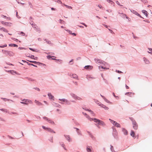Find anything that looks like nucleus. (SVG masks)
Returning a JSON list of instances; mask_svg holds the SVG:
<instances>
[{"mask_svg": "<svg viewBox=\"0 0 152 152\" xmlns=\"http://www.w3.org/2000/svg\"><path fill=\"white\" fill-rule=\"evenodd\" d=\"M31 58H34V56L33 55H31Z\"/></svg>", "mask_w": 152, "mask_h": 152, "instance_id": "de8ad7c7", "label": "nucleus"}, {"mask_svg": "<svg viewBox=\"0 0 152 152\" xmlns=\"http://www.w3.org/2000/svg\"><path fill=\"white\" fill-rule=\"evenodd\" d=\"M29 49L33 51H35L33 49L31 48H29Z\"/></svg>", "mask_w": 152, "mask_h": 152, "instance_id": "c03bdc74", "label": "nucleus"}, {"mask_svg": "<svg viewBox=\"0 0 152 152\" xmlns=\"http://www.w3.org/2000/svg\"><path fill=\"white\" fill-rule=\"evenodd\" d=\"M23 102H21L20 103L22 104H28V103H32V102L31 101L28 100H23Z\"/></svg>", "mask_w": 152, "mask_h": 152, "instance_id": "39448f33", "label": "nucleus"}, {"mask_svg": "<svg viewBox=\"0 0 152 152\" xmlns=\"http://www.w3.org/2000/svg\"><path fill=\"white\" fill-rule=\"evenodd\" d=\"M47 130L50 132H53L54 133H55V132H54L53 130L50 128H46Z\"/></svg>", "mask_w": 152, "mask_h": 152, "instance_id": "a211bd4d", "label": "nucleus"}, {"mask_svg": "<svg viewBox=\"0 0 152 152\" xmlns=\"http://www.w3.org/2000/svg\"><path fill=\"white\" fill-rule=\"evenodd\" d=\"M117 132H116V131H114L113 133V134L114 137H116L117 136Z\"/></svg>", "mask_w": 152, "mask_h": 152, "instance_id": "4be33fe9", "label": "nucleus"}, {"mask_svg": "<svg viewBox=\"0 0 152 152\" xmlns=\"http://www.w3.org/2000/svg\"><path fill=\"white\" fill-rule=\"evenodd\" d=\"M51 10H55V9H54V8H51Z\"/></svg>", "mask_w": 152, "mask_h": 152, "instance_id": "e2e57ef3", "label": "nucleus"}, {"mask_svg": "<svg viewBox=\"0 0 152 152\" xmlns=\"http://www.w3.org/2000/svg\"><path fill=\"white\" fill-rule=\"evenodd\" d=\"M55 57L54 56H47V58H48V59H49L50 58H51V57Z\"/></svg>", "mask_w": 152, "mask_h": 152, "instance_id": "e433bc0d", "label": "nucleus"}, {"mask_svg": "<svg viewBox=\"0 0 152 152\" xmlns=\"http://www.w3.org/2000/svg\"><path fill=\"white\" fill-rule=\"evenodd\" d=\"M30 62H32V63H36L37 62L35 61H30Z\"/></svg>", "mask_w": 152, "mask_h": 152, "instance_id": "49530a36", "label": "nucleus"}, {"mask_svg": "<svg viewBox=\"0 0 152 152\" xmlns=\"http://www.w3.org/2000/svg\"><path fill=\"white\" fill-rule=\"evenodd\" d=\"M109 30L110 31L111 33L112 34H114V33L110 29H109Z\"/></svg>", "mask_w": 152, "mask_h": 152, "instance_id": "4c0bfd02", "label": "nucleus"}, {"mask_svg": "<svg viewBox=\"0 0 152 152\" xmlns=\"http://www.w3.org/2000/svg\"><path fill=\"white\" fill-rule=\"evenodd\" d=\"M94 120V122L97 123L98 125H100L103 126L105 125V124L102 121L97 119H95Z\"/></svg>", "mask_w": 152, "mask_h": 152, "instance_id": "f03ea898", "label": "nucleus"}, {"mask_svg": "<svg viewBox=\"0 0 152 152\" xmlns=\"http://www.w3.org/2000/svg\"><path fill=\"white\" fill-rule=\"evenodd\" d=\"M9 46L11 47H18V45L16 44H11L9 45Z\"/></svg>", "mask_w": 152, "mask_h": 152, "instance_id": "412c9836", "label": "nucleus"}, {"mask_svg": "<svg viewBox=\"0 0 152 152\" xmlns=\"http://www.w3.org/2000/svg\"><path fill=\"white\" fill-rule=\"evenodd\" d=\"M18 49L20 50H21V49H24V48H22V47H19L18 48Z\"/></svg>", "mask_w": 152, "mask_h": 152, "instance_id": "79ce46f5", "label": "nucleus"}, {"mask_svg": "<svg viewBox=\"0 0 152 152\" xmlns=\"http://www.w3.org/2000/svg\"><path fill=\"white\" fill-rule=\"evenodd\" d=\"M3 53L5 55H7L8 54L9 51L7 50H2Z\"/></svg>", "mask_w": 152, "mask_h": 152, "instance_id": "f3484780", "label": "nucleus"}, {"mask_svg": "<svg viewBox=\"0 0 152 152\" xmlns=\"http://www.w3.org/2000/svg\"><path fill=\"white\" fill-rule=\"evenodd\" d=\"M137 13V15H138V16H140V15L139 14H138V13Z\"/></svg>", "mask_w": 152, "mask_h": 152, "instance_id": "338daca9", "label": "nucleus"}, {"mask_svg": "<svg viewBox=\"0 0 152 152\" xmlns=\"http://www.w3.org/2000/svg\"><path fill=\"white\" fill-rule=\"evenodd\" d=\"M87 150L88 151H90L91 152V150L88 147L87 148Z\"/></svg>", "mask_w": 152, "mask_h": 152, "instance_id": "c9c22d12", "label": "nucleus"}, {"mask_svg": "<svg viewBox=\"0 0 152 152\" xmlns=\"http://www.w3.org/2000/svg\"><path fill=\"white\" fill-rule=\"evenodd\" d=\"M144 60L146 64H149V61L146 58H144Z\"/></svg>", "mask_w": 152, "mask_h": 152, "instance_id": "aec40b11", "label": "nucleus"}, {"mask_svg": "<svg viewBox=\"0 0 152 152\" xmlns=\"http://www.w3.org/2000/svg\"><path fill=\"white\" fill-rule=\"evenodd\" d=\"M43 118L45 120H46L49 123H50L51 124H54V122L53 121H52L49 119L48 118L46 117H43Z\"/></svg>", "mask_w": 152, "mask_h": 152, "instance_id": "423d86ee", "label": "nucleus"}, {"mask_svg": "<svg viewBox=\"0 0 152 152\" xmlns=\"http://www.w3.org/2000/svg\"><path fill=\"white\" fill-rule=\"evenodd\" d=\"M64 136L66 139L69 141L70 142L71 141V139L70 138L69 136L65 135Z\"/></svg>", "mask_w": 152, "mask_h": 152, "instance_id": "9b49d317", "label": "nucleus"}, {"mask_svg": "<svg viewBox=\"0 0 152 152\" xmlns=\"http://www.w3.org/2000/svg\"><path fill=\"white\" fill-rule=\"evenodd\" d=\"M33 27L34 28H36L37 27H38L36 25H33Z\"/></svg>", "mask_w": 152, "mask_h": 152, "instance_id": "ea45409f", "label": "nucleus"}, {"mask_svg": "<svg viewBox=\"0 0 152 152\" xmlns=\"http://www.w3.org/2000/svg\"><path fill=\"white\" fill-rule=\"evenodd\" d=\"M71 77L76 79H77L78 77L75 74H72L71 76Z\"/></svg>", "mask_w": 152, "mask_h": 152, "instance_id": "4468645a", "label": "nucleus"}, {"mask_svg": "<svg viewBox=\"0 0 152 152\" xmlns=\"http://www.w3.org/2000/svg\"><path fill=\"white\" fill-rule=\"evenodd\" d=\"M148 49L149 51L152 52V49L150 48H148Z\"/></svg>", "mask_w": 152, "mask_h": 152, "instance_id": "09e8293b", "label": "nucleus"}, {"mask_svg": "<svg viewBox=\"0 0 152 152\" xmlns=\"http://www.w3.org/2000/svg\"><path fill=\"white\" fill-rule=\"evenodd\" d=\"M2 30H3L4 32H8V31L7 30V29H6L5 28H3V27L2 28Z\"/></svg>", "mask_w": 152, "mask_h": 152, "instance_id": "72a5a7b5", "label": "nucleus"}, {"mask_svg": "<svg viewBox=\"0 0 152 152\" xmlns=\"http://www.w3.org/2000/svg\"><path fill=\"white\" fill-rule=\"evenodd\" d=\"M0 110L3 111H4V112H6V113L7 112V109H0Z\"/></svg>", "mask_w": 152, "mask_h": 152, "instance_id": "cd10ccee", "label": "nucleus"}, {"mask_svg": "<svg viewBox=\"0 0 152 152\" xmlns=\"http://www.w3.org/2000/svg\"><path fill=\"white\" fill-rule=\"evenodd\" d=\"M59 100L65 102L66 104H69V102L68 100L65 99H59Z\"/></svg>", "mask_w": 152, "mask_h": 152, "instance_id": "1a4fd4ad", "label": "nucleus"}, {"mask_svg": "<svg viewBox=\"0 0 152 152\" xmlns=\"http://www.w3.org/2000/svg\"><path fill=\"white\" fill-rule=\"evenodd\" d=\"M113 94L114 96L116 97V96L115 95V94L114 93H113Z\"/></svg>", "mask_w": 152, "mask_h": 152, "instance_id": "0e129e2a", "label": "nucleus"}, {"mask_svg": "<svg viewBox=\"0 0 152 152\" xmlns=\"http://www.w3.org/2000/svg\"><path fill=\"white\" fill-rule=\"evenodd\" d=\"M104 26L106 28H107V26L105 25H104Z\"/></svg>", "mask_w": 152, "mask_h": 152, "instance_id": "69168bd1", "label": "nucleus"}, {"mask_svg": "<svg viewBox=\"0 0 152 152\" xmlns=\"http://www.w3.org/2000/svg\"><path fill=\"white\" fill-rule=\"evenodd\" d=\"M50 141L52 142H53V137H52V139H51Z\"/></svg>", "mask_w": 152, "mask_h": 152, "instance_id": "bf43d9fd", "label": "nucleus"}, {"mask_svg": "<svg viewBox=\"0 0 152 152\" xmlns=\"http://www.w3.org/2000/svg\"><path fill=\"white\" fill-rule=\"evenodd\" d=\"M3 27L0 26V30H2Z\"/></svg>", "mask_w": 152, "mask_h": 152, "instance_id": "13d9d810", "label": "nucleus"}, {"mask_svg": "<svg viewBox=\"0 0 152 152\" xmlns=\"http://www.w3.org/2000/svg\"><path fill=\"white\" fill-rule=\"evenodd\" d=\"M98 7H99L100 8H101V6H100L99 5H98Z\"/></svg>", "mask_w": 152, "mask_h": 152, "instance_id": "774afa93", "label": "nucleus"}, {"mask_svg": "<svg viewBox=\"0 0 152 152\" xmlns=\"http://www.w3.org/2000/svg\"><path fill=\"white\" fill-rule=\"evenodd\" d=\"M96 62L97 63H99L100 64H103L104 63L103 61L99 59L96 60Z\"/></svg>", "mask_w": 152, "mask_h": 152, "instance_id": "2eb2a0df", "label": "nucleus"}, {"mask_svg": "<svg viewBox=\"0 0 152 152\" xmlns=\"http://www.w3.org/2000/svg\"><path fill=\"white\" fill-rule=\"evenodd\" d=\"M73 61V59H72L71 61H70L69 63H71V62H72Z\"/></svg>", "mask_w": 152, "mask_h": 152, "instance_id": "680f3d73", "label": "nucleus"}, {"mask_svg": "<svg viewBox=\"0 0 152 152\" xmlns=\"http://www.w3.org/2000/svg\"><path fill=\"white\" fill-rule=\"evenodd\" d=\"M29 5H30V6L31 7H32V5L31 4V3H29Z\"/></svg>", "mask_w": 152, "mask_h": 152, "instance_id": "864d4df0", "label": "nucleus"}, {"mask_svg": "<svg viewBox=\"0 0 152 152\" xmlns=\"http://www.w3.org/2000/svg\"><path fill=\"white\" fill-rule=\"evenodd\" d=\"M75 99H78V100H80V99H81L80 98V97H77V96H75Z\"/></svg>", "mask_w": 152, "mask_h": 152, "instance_id": "c756f323", "label": "nucleus"}, {"mask_svg": "<svg viewBox=\"0 0 152 152\" xmlns=\"http://www.w3.org/2000/svg\"><path fill=\"white\" fill-rule=\"evenodd\" d=\"M7 45L6 44H5L4 45H0V48H4L7 47Z\"/></svg>", "mask_w": 152, "mask_h": 152, "instance_id": "c85d7f7f", "label": "nucleus"}, {"mask_svg": "<svg viewBox=\"0 0 152 152\" xmlns=\"http://www.w3.org/2000/svg\"><path fill=\"white\" fill-rule=\"evenodd\" d=\"M96 119V118H89V120L90 121H94V119Z\"/></svg>", "mask_w": 152, "mask_h": 152, "instance_id": "473e14b6", "label": "nucleus"}, {"mask_svg": "<svg viewBox=\"0 0 152 152\" xmlns=\"http://www.w3.org/2000/svg\"><path fill=\"white\" fill-rule=\"evenodd\" d=\"M48 95L50 99H53L54 96L50 93H49L48 94Z\"/></svg>", "mask_w": 152, "mask_h": 152, "instance_id": "9d476101", "label": "nucleus"}, {"mask_svg": "<svg viewBox=\"0 0 152 152\" xmlns=\"http://www.w3.org/2000/svg\"><path fill=\"white\" fill-rule=\"evenodd\" d=\"M63 5L64 6L66 7L67 8H68V9H72V7H71V6H69L68 5H66L65 4H63Z\"/></svg>", "mask_w": 152, "mask_h": 152, "instance_id": "bb28decb", "label": "nucleus"}, {"mask_svg": "<svg viewBox=\"0 0 152 152\" xmlns=\"http://www.w3.org/2000/svg\"><path fill=\"white\" fill-rule=\"evenodd\" d=\"M116 3H117V4L118 5H120V3L118 1H116Z\"/></svg>", "mask_w": 152, "mask_h": 152, "instance_id": "37998d69", "label": "nucleus"}, {"mask_svg": "<svg viewBox=\"0 0 152 152\" xmlns=\"http://www.w3.org/2000/svg\"><path fill=\"white\" fill-rule=\"evenodd\" d=\"M130 135L132 137H134L135 138V133L133 130H131Z\"/></svg>", "mask_w": 152, "mask_h": 152, "instance_id": "f8f14e48", "label": "nucleus"}, {"mask_svg": "<svg viewBox=\"0 0 152 152\" xmlns=\"http://www.w3.org/2000/svg\"><path fill=\"white\" fill-rule=\"evenodd\" d=\"M126 89H129V86H127L126 85Z\"/></svg>", "mask_w": 152, "mask_h": 152, "instance_id": "a18cd8bd", "label": "nucleus"}, {"mask_svg": "<svg viewBox=\"0 0 152 152\" xmlns=\"http://www.w3.org/2000/svg\"><path fill=\"white\" fill-rule=\"evenodd\" d=\"M42 128L45 129H46L47 130V129H46V128H46L45 126H42Z\"/></svg>", "mask_w": 152, "mask_h": 152, "instance_id": "a19ab883", "label": "nucleus"}, {"mask_svg": "<svg viewBox=\"0 0 152 152\" xmlns=\"http://www.w3.org/2000/svg\"><path fill=\"white\" fill-rule=\"evenodd\" d=\"M101 107H103V108H104L105 110H108V108L107 107H106L104 105H103V104H101L100 105Z\"/></svg>", "mask_w": 152, "mask_h": 152, "instance_id": "6ab92c4d", "label": "nucleus"}, {"mask_svg": "<svg viewBox=\"0 0 152 152\" xmlns=\"http://www.w3.org/2000/svg\"><path fill=\"white\" fill-rule=\"evenodd\" d=\"M87 78L88 80H90L91 79H93L94 78V77H91V76H90V75L87 76Z\"/></svg>", "mask_w": 152, "mask_h": 152, "instance_id": "393cba45", "label": "nucleus"}, {"mask_svg": "<svg viewBox=\"0 0 152 152\" xmlns=\"http://www.w3.org/2000/svg\"><path fill=\"white\" fill-rule=\"evenodd\" d=\"M1 17H3V18H6V17L5 16H4L3 15H1Z\"/></svg>", "mask_w": 152, "mask_h": 152, "instance_id": "603ef678", "label": "nucleus"}, {"mask_svg": "<svg viewBox=\"0 0 152 152\" xmlns=\"http://www.w3.org/2000/svg\"><path fill=\"white\" fill-rule=\"evenodd\" d=\"M131 120L132 121L133 128L135 130H137L138 129V125L136 122L133 119Z\"/></svg>", "mask_w": 152, "mask_h": 152, "instance_id": "f257e3e1", "label": "nucleus"}, {"mask_svg": "<svg viewBox=\"0 0 152 152\" xmlns=\"http://www.w3.org/2000/svg\"><path fill=\"white\" fill-rule=\"evenodd\" d=\"M36 29L37 31H40V30L39 28L38 27H37L36 28Z\"/></svg>", "mask_w": 152, "mask_h": 152, "instance_id": "f704fd0d", "label": "nucleus"}, {"mask_svg": "<svg viewBox=\"0 0 152 152\" xmlns=\"http://www.w3.org/2000/svg\"><path fill=\"white\" fill-rule=\"evenodd\" d=\"M109 120L115 126H116L117 127H120V125L119 124L110 119H109Z\"/></svg>", "mask_w": 152, "mask_h": 152, "instance_id": "7ed1b4c3", "label": "nucleus"}, {"mask_svg": "<svg viewBox=\"0 0 152 152\" xmlns=\"http://www.w3.org/2000/svg\"><path fill=\"white\" fill-rule=\"evenodd\" d=\"M99 69H100L101 68L103 69H109V68H106V67H104L103 66H99Z\"/></svg>", "mask_w": 152, "mask_h": 152, "instance_id": "5701e85b", "label": "nucleus"}, {"mask_svg": "<svg viewBox=\"0 0 152 152\" xmlns=\"http://www.w3.org/2000/svg\"><path fill=\"white\" fill-rule=\"evenodd\" d=\"M8 55L10 56H13L14 55V54L13 52L11 51H9Z\"/></svg>", "mask_w": 152, "mask_h": 152, "instance_id": "dca6fc26", "label": "nucleus"}, {"mask_svg": "<svg viewBox=\"0 0 152 152\" xmlns=\"http://www.w3.org/2000/svg\"><path fill=\"white\" fill-rule=\"evenodd\" d=\"M85 69H88V70H91L93 68V66L90 65H88L86 66L85 67Z\"/></svg>", "mask_w": 152, "mask_h": 152, "instance_id": "6e6552de", "label": "nucleus"}, {"mask_svg": "<svg viewBox=\"0 0 152 152\" xmlns=\"http://www.w3.org/2000/svg\"><path fill=\"white\" fill-rule=\"evenodd\" d=\"M118 73H122V72L118 70L117 71H116Z\"/></svg>", "mask_w": 152, "mask_h": 152, "instance_id": "8fccbe9b", "label": "nucleus"}, {"mask_svg": "<svg viewBox=\"0 0 152 152\" xmlns=\"http://www.w3.org/2000/svg\"><path fill=\"white\" fill-rule=\"evenodd\" d=\"M122 131L125 135H126L128 134V132L125 129L123 128Z\"/></svg>", "mask_w": 152, "mask_h": 152, "instance_id": "ddd939ff", "label": "nucleus"}, {"mask_svg": "<svg viewBox=\"0 0 152 152\" xmlns=\"http://www.w3.org/2000/svg\"><path fill=\"white\" fill-rule=\"evenodd\" d=\"M36 89L37 90H38V91H40V89H39V88H36Z\"/></svg>", "mask_w": 152, "mask_h": 152, "instance_id": "6e6d98bb", "label": "nucleus"}, {"mask_svg": "<svg viewBox=\"0 0 152 152\" xmlns=\"http://www.w3.org/2000/svg\"><path fill=\"white\" fill-rule=\"evenodd\" d=\"M31 65H32V66H34L35 67H37V66L34 65L33 64H31Z\"/></svg>", "mask_w": 152, "mask_h": 152, "instance_id": "052dcab7", "label": "nucleus"}, {"mask_svg": "<svg viewBox=\"0 0 152 152\" xmlns=\"http://www.w3.org/2000/svg\"><path fill=\"white\" fill-rule=\"evenodd\" d=\"M110 149L111 151L113 152L114 151V150L113 149V148L112 146H111V148Z\"/></svg>", "mask_w": 152, "mask_h": 152, "instance_id": "2f4dec72", "label": "nucleus"}, {"mask_svg": "<svg viewBox=\"0 0 152 152\" xmlns=\"http://www.w3.org/2000/svg\"><path fill=\"white\" fill-rule=\"evenodd\" d=\"M107 1L109 2H112V1H111L110 0H107Z\"/></svg>", "mask_w": 152, "mask_h": 152, "instance_id": "5fc2aeb1", "label": "nucleus"}, {"mask_svg": "<svg viewBox=\"0 0 152 152\" xmlns=\"http://www.w3.org/2000/svg\"><path fill=\"white\" fill-rule=\"evenodd\" d=\"M134 93L132 92H127L125 93L126 95L128 96L131 97L133 96L134 95Z\"/></svg>", "mask_w": 152, "mask_h": 152, "instance_id": "0eeeda50", "label": "nucleus"}, {"mask_svg": "<svg viewBox=\"0 0 152 152\" xmlns=\"http://www.w3.org/2000/svg\"><path fill=\"white\" fill-rule=\"evenodd\" d=\"M35 102L39 105H42V104H41L40 102L37 101V100H35Z\"/></svg>", "mask_w": 152, "mask_h": 152, "instance_id": "a878e982", "label": "nucleus"}, {"mask_svg": "<svg viewBox=\"0 0 152 152\" xmlns=\"http://www.w3.org/2000/svg\"><path fill=\"white\" fill-rule=\"evenodd\" d=\"M142 12L145 15L146 17L148 16V14H147V12L145 10H143L142 11Z\"/></svg>", "mask_w": 152, "mask_h": 152, "instance_id": "b1692460", "label": "nucleus"}, {"mask_svg": "<svg viewBox=\"0 0 152 152\" xmlns=\"http://www.w3.org/2000/svg\"><path fill=\"white\" fill-rule=\"evenodd\" d=\"M82 24L83 25H84L86 27L87 26L84 23H83Z\"/></svg>", "mask_w": 152, "mask_h": 152, "instance_id": "4d7b16f0", "label": "nucleus"}, {"mask_svg": "<svg viewBox=\"0 0 152 152\" xmlns=\"http://www.w3.org/2000/svg\"><path fill=\"white\" fill-rule=\"evenodd\" d=\"M1 23L3 25H6V26H12V24L10 23L6 22L3 21H1Z\"/></svg>", "mask_w": 152, "mask_h": 152, "instance_id": "20e7f679", "label": "nucleus"}, {"mask_svg": "<svg viewBox=\"0 0 152 152\" xmlns=\"http://www.w3.org/2000/svg\"><path fill=\"white\" fill-rule=\"evenodd\" d=\"M52 59L53 60H56V61H61V60H59V59L57 60L54 58H52Z\"/></svg>", "mask_w": 152, "mask_h": 152, "instance_id": "58836bf2", "label": "nucleus"}, {"mask_svg": "<svg viewBox=\"0 0 152 152\" xmlns=\"http://www.w3.org/2000/svg\"><path fill=\"white\" fill-rule=\"evenodd\" d=\"M65 149H66L64 147V144H62L61 145Z\"/></svg>", "mask_w": 152, "mask_h": 152, "instance_id": "3c124183", "label": "nucleus"}, {"mask_svg": "<svg viewBox=\"0 0 152 152\" xmlns=\"http://www.w3.org/2000/svg\"><path fill=\"white\" fill-rule=\"evenodd\" d=\"M28 80L29 81H34L35 80L34 79H32V78H29L28 79Z\"/></svg>", "mask_w": 152, "mask_h": 152, "instance_id": "7c9ffc66", "label": "nucleus"}]
</instances>
